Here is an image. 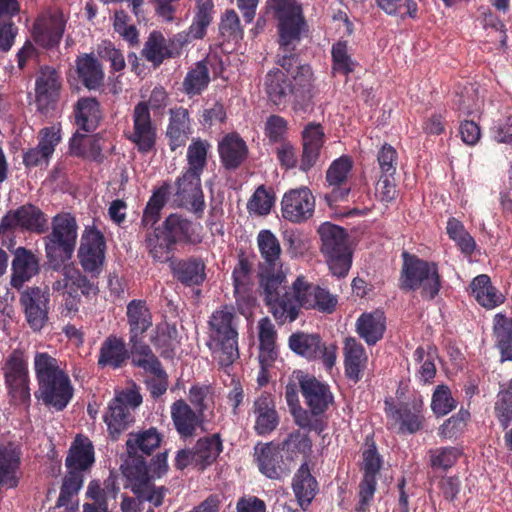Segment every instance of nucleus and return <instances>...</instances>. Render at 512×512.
<instances>
[{"mask_svg": "<svg viewBox=\"0 0 512 512\" xmlns=\"http://www.w3.org/2000/svg\"><path fill=\"white\" fill-rule=\"evenodd\" d=\"M143 56L154 65H160L171 53L162 34H150L142 51Z\"/></svg>", "mask_w": 512, "mask_h": 512, "instance_id": "0e129e2a", "label": "nucleus"}, {"mask_svg": "<svg viewBox=\"0 0 512 512\" xmlns=\"http://www.w3.org/2000/svg\"><path fill=\"white\" fill-rule=\"evenodd\" d=\"M368 356L363 345L355 338H347L344 346V369L346 377L354 382H359L367 367Z\"/></svg>", "mask_w": 512, "mask_h": 512, "instance_id": "a19ab883", "label": "nucleus"}, {"mask_svg": "<svg viewBox=\"0 0 512 512\" xmlns=\"http://www.w3.org/2000/svg\"><path fill=\"white\" fill-rule=\"evenodd\" d=\"M168 263L173 278L185 287H199L206 280V265L200 257L171 259Z\"/></svg>", "mask_w": 512, "mask_h": 512, "instance_id": "7c9ffc66", "label": "nucleus"}, {"mask_svg": "<svg viewBox=\"0 0 512 512\" xmlns=\"http://www.w3.org/2000/svg\"><path fill=\"white\" fill-rule=\"evenodd\" d=\"M167 457V451L157 453L151 457L150 470L123 472L130 483L131 491L142 504L145 501L151 503L153 507L163 504L168 489L164 486H156L152 480L162 477L167 472Z\"/></svg>", "mask_w": 512, "mask_h": 512, "instance_id": "9b49d317", "label": "nucleus"}, {"mask_svg": "<svg viewBox=\"0 0 512 512\" xmlns=\"http://www.w3.org/2000/svg\"><path fill=\"white\" fill-rule=\"evenodd\" d=\"M299 386L304 398L308 417L303 422V429L314 431L320 435L327 427L324 413L334 403V396L330 386L311 375H302Z\"/></svg>", "mask_w": 512, "mask_h": 512, "instance_id": "1a4fd4ad", "label": "nucleus"}, {"mask_svg": "<svg viewBox=\"0 0 512 512\" xmlns=\"http://www.w3.org/2000/svg\"><path fill=\"white\" fill-rule=\"evenodd\" d=\"M210 82L209 70L204 61H199L190 69L182 83L183 91L190 97L200 95Z\"/></svg>", "mask_w": 512, "mask_h": 512, "instance_id": "4d7b16f0", "label": "nucleus"}, {"mask_svg": "<svg viewBox=\"0 0 512 512\" xmlns=\"http://www.w3.org/2000/svg\"><path fill=\"white\" fill-rule=\"evenodd\" d=\"M386 330V317L382 311L362 313L356 321V332L368 346L380 341Z\"/></svg>", "mask_w": 512, "mask_h": 512, "instance_id": "79ce46f5", "label": "nucleus"}, {"mask_svg": "<svg viewBox=\"0 0 512 512\" xmlns=\"http://www.w3.org/2000/svg\"><path fill=\"white\" fill-rule=\"evenodd\" d=\"M171 419L180 438L186 440L196 435L197 428L203 422V415L193 410L186 401L179 399L171 405Z\"/></svg>", "mask_w": 512, "mask_h": 512, "instance_id": "72a5a7b5", "label": "nucleus"}, {"mask_svg": "<svg viewBox=\"0 0 512 512\" xmlns=\"http://www.w3.org/2000/svg\"><path fill=\"white\" fill-rule=\"evenodd\" d=\"M163 435L156 427L130 432L126 440L127 457L122 472L150 470L148 458L160 447Z\"/></svg>", "mask_w": 512, "mask_h": 512, "instance_id": "4468645a", "label": "nucleus"}, {"mask_svg": "<svg viewBox=\"0 0 512 512\" xmlns=\"http://www.w3.org/2000/svg\"><path fill=\"white\" fill-rule=\"evenodd\" d=\"M13 256L10 283L13 288L20 290L26 282L39 274L40 261L33 251L22 246L14 250Z\"/></svg>", "mask_w": 512, "mask_h": 512, "instance_id": "c85d7f7f", "label": "nucleus"}, {"mask_svg": "<svg viewBox=\"0 0 512 512\" xmlns=\"http://www.w3.org/2000/svg\"><path fill=\"white\" fill-rule=\"evenodd\" d=\"M256 460L260 472L270 479H280L285 473L282 453L272 443L256 448Z\"/></svg>", "mask_w": 512, "mask_h": 512, "instance_id": "de8ad7c7", "label": "nucleus"}, {"mask_svg": "<svg viewBox=\"0 0 512 512\" xmlns=\"http://www.w3.org/2000/svg\"><path fill=\"white\" fill-rule=\"evenodd\" d=\"M253 413L255 415L254 430L259 436L271 434L279 425V415L273 397L262 392L254 401Z\"/></svg>", "mask_w": 512, "mask_h": 512, "instance_id": "473e14b6", "label": "nucleus"}, {"mask_svg": "<svg viewBox=\"0 0 512 512\" xmlns=\"http://www.w3.org/2000/svg\"><path fill=\"white\" fill-rule=\"evenodd\" d=\"M470 288L476 301L486 309H493L505 300L504 295L492 285L490 277L486 274L476 276Z\"/></svg>", "mask_w": 512, "mask_h": 512, "instance_id": "8fccbe9b", "label": "nucleus"}, {"mask_svg": "<svg viewBox=\"0 0 512 512\" xmlns=\"http://www.w3.org/2000/svg\"><path fill=\"white\" fill-rule=\"evenodd\" d=\"M267 7L278 23V32H305L307 22L296 0H268Z\"/></svg>", "mask_w": 512, "mask_h": 512, "instance_id": "cd10ccee", "label": "nucleus"}, {"mask_svg": "<svg viewBox=\"0 0 512 512\" xmlns=\"http://www.w3.org/2000/svg\"><path fill=\"white\" fill-rule=\"evenodd\" d=\"M264 89L273 105L286 107L292 102L295 110L306 111L316 95L313 70L310 65H299L290 78L282 70L272 69L265 75Z\"/></svg>", "mask_w": 512, "mask_h": 512, "instance_id": "f03ea898", "label": "nucleus"}, {"mask_svg": "<svg viewBox=\"0 0 512 512\" xmlns=\"http://www.w3.org/2000/svg\"><path fill=\"white\" fill-rule=\"evenodd\" d=\"M461 455V450L452 446L433 448L428 451L431 468L442 471L452 468Z\"/></svg>", "mask_w": 512, "mask_h": 512, "instance_id": "052dcab7", "label": "nucleus"}, {"mask_svg": "<svg viewBox=\"0 0 512 512\" xmlns=\"http://www.w3.org/2000/svg\"><path fill=\"white\" fill-rule=\"evenodd\" d=\"M289 348L308 361L321 360L326 369H331L336 362L337 347L326 346L318 334L296 332L289 336Z\"/></svg>", "mask_w": 512, "mask_h": 512, "instance_id": "f3484780", "label": "nucleus"}, {"mask_svg": "<svg viewBox=\"0 0 512 512\" xmlns=\"http://www.w3.org/2000/svg\"><path fill=\"white\" fill-rule=\"evenodd\" d=\"M130 353L125 340L116 334H110L101 343L97 355V366L100 369L118 370L125 367Z\"/></svg>", "mask_w": 512, "mask_h": 512, "instance_id": "c756f323", "label": "nucleus"}, {"mask_svg": "<svg viewBox=\"0 0 512 512\" xmlns=\"http://www.w3.org/2000/svg\"><path fill=\"white\" fill-rule=\"evenodd\" d=\"M170 194V184L164 182L154 189L142 213L140 229L145 232L153 228L161 218V211L165 207Z\"/></svg>", "mask_w": 512, "mask_h": 512, "instance_id": "a18cd8bd", "label": "nucleus"}, {"mask_svg": "<svg viewBox=\"0 0 512 512\" xmlns=\"http://www.w3.org/2000/svg\"><path fill=\"white\" fill-rule=\"evenodd\" d=\"M130 348V363L133 367L142 369L148 373L160 366L161 361L153 352L152 348L143 340V337L128 338Z\"/></svg>", "mask_w": 512, "mask_h": 512, "instance_id": "09e8293b", "label": "nucleus"}, {"mask_svg": "<svg viewBox=\"0 0 512 512\" xmlns=\"http://www.w3.org/2000/svg\"><path fill=\"white\" fill-rule=\"evenodd\" d=\"M494 414L500 426L505 430L512 422V391H500L494 405Z\"/></svg>", "mask_w": 512, "mask_h": 512, "instance_id": "774afa93", "label": "nucleus"}, {"mask_svg": "<svg viewBox=\"0 0 512 512\" xmlns=\"http://www.w3.org/2000/svg\"><path fill=\"white\" fill-rule=\"evenodd\" d=\"M193 450L196 457V468L204 471L211 466L223 451V441L219 433L199 438Z\"/></svg>", "mask_w": 512, "mask_h": 512, "instance_id": "49530a36", "label": "nucleus"}, {"mask_svg": "<svg viewBox=\"0 0 512 512\" xmlns=\"http://www.w3.org/2000/svg\"><path fill=\"white\" fill-rule=\"evenodd\" d=\"M143 398L137 388L122 390L108 403L103 414L109 437L116 441L134 422L132 410L142 404Z\"/></svg>", "mask_w": 512, "mask_h": 512, "instance_id": "ddd939ff", "label": "nucleus"}, {"mask_svg": "<svg viewBox=\"0 0 512 512\" xmlns=\"http://www.w3.org/2000/svg\"><path fill=\"white\" fill-rule=\"evenodd\" d=\"M62 81L60 73L53 67H41L35 81V101L41 113L54 110L59 100Z\"/></svg>", "mask_w": 512, "mask_h": 512, "instance_id": "a878e982", "label": "nucleus"}, {"mask_svg": "<svg viewBox=\"0 0 512 512\" xmlns=\"http://www.w3.org/2000/svg\"><path fill=\"white\" fill-rule=\"evenodd\" d=\"M203 241L202 227L179 213H171L160 225L148 229L143 245L155 262L167 263L174 258L177 245L196 246Z\"/></svg>", "mask_w": 512, "mask_h": 512, "instance_id": "f257e3e1", "label": "nucleus"}, {"mask_svg": "<svg viewBox=\"0 0 512 512\" xmlns=\"http://www.w3.org/2000/svg\"><path fill=\"white\" fill-rule=\"evenodd\" d=\"M438 358V349L435 345H428L426 348L418 346L414 353L413 359L419 364L416 376L419 381L427 384L431 383L436 375L435 360Z\"/></svg>", "mask_w": 512, "mask_h": 512, "instance_id": "864d4df0", "label": "nucleus"}, {"mask_svg": "<svg viewBox=\"0 0 512 512\" xmlns=\"http://www.w3.org/2000/svg\"><path fill=\"white\" fill-rule=\"evenodd\" d=\"M95 463V450L92 441L85 435L78 434L72 441L66 458V475L63 477L60 494L56 505L68 506L83 486L85 474Z\"/></svg>", "mask_w": 512, "mask_h": 512, "instance_id": "39448f33", "label": "nucleus"}, {"mask_svg": "<svg viewBox=\"0 0 512 512\" xmlns=\"http://www.w3.org/2000/svg\"><path fill=\"white\" fill-rule=\"evenodd\" d=\"M78 225L70 213L52 218L51 231L43 238L46 258L50 266L58 269L69 261L75 251Z\"/></svg>", "mask_w": 512, "mask_h": 512, "instance_id": "6e6552de", "label": "nucleus"}, {"mask_svg": "<svg viewBox=\"0 0 512 512\" xmlns=\"http://www.w3.org/2000/svg\"><path fill=\"white\" fill-rule=\"evenodd\" d=\"M238 321L234 307L221 306L208 321V348L221 367L231 366L240 356L238 347Z\"/></svg>", "mask_w": 512, "mask_h": 512, "instance_id": "20e7f679", "label": "nucleus"}, {"mask_svg": "<svg viewBox=\"0 0 512 512\" xmlns=\"http://www.w3.org/2000/svg\"><path fill=\"white\" fill-rule=\"evenodd\" d=\"M210 148L211 144L207 140L193 138L187 148V167L184 170L202 175L208 164Z\"/></svg>", "mask_w": 512, "mask_h": 512, "instance_id": "6e6d98bb", "label": "nucleus"}, {"mask_svg": "<svg viewBox=\"0 0 512 512\" xmlns=\"http://www.w3.org/2000/svg\"><path fill=\"white\" fill-rule=\"evenodd\" d=\"M257 245L262 258L259 263V282L272 280L275 277L286 275L281 260V246L277 237L267 229L261 230L257 236Z\"/></svg>", "mask_w": 512, "mask_h": 512, "instance_id": "aec40b11", "label": "nucleus"}, {"mask_svg": "<svg viewBox=\"0 0 512 512\" xmlns=\"http://www.w3.org/2000/svg\"><path fill=\"white\" fill-rule=\"evenodd\" d=\"M377 5L389 15L401 19L417 18L418 5L414 0H376Z\"/></svg>", "mask_w": 512, "mask_h": 512, "instance_id": "69168bd1", "label": "nucleus"}, {"mask_svg": "<svg viewBox=\"0 0 512 512\" xmlns=\"http://www.w3.org/2000/svg\"><path fill=\"white\" fill-rule=\"evenodd\" d=\"M20 457V449L14 443H0V488L17 487Z\"/></svg>", "mask_w": 512, "mask_h": 512, "instance_id": "58836bf2", "label": "nucleus"}, {"mask_svg": "<svg viewBox=\"0 0 512 512\" xmlns=\"http://www.w3.org/2000/svg\"><path fill=\"white\" fill-rule=\"evenodd\" d=\"M19 301L30 328L40 331L48 320L49 291L37 286L27 287L20 293Z\"/></svg>", "mask_w": 512, "mask_h": 512, "instance_id": "393cba45", "label": "nucleus"}, {"mask_svg": "<svg viewBox=\"0 0 512 512\" xmlns=\"http://www.w3.org/2000/svg\"><path fill=\"white\" fill-rule=\"evenodd\" d=\"M38 138L37 146L28 149L23 155V164L28 169L48 166L56 146L61 141L60 128L44 127L39 131Z\"/></svg>", "mask_w": 512, "mask_h": 512, "instance_id": "bb28decb", "label": "nucleus"}, {"mask_svg": "<svg viewBox=\"0 0 512 512\" xmlns=\"http://www.w3.org/2000/svg\"><path fill=\"white\" fill-rule=\"evenodd\" d=\"M16 228L42 234L48 229L46 215L33 204L10 210L0 221V235L12 233Z\"/></svg>", "mask_w": 512, "mask_h": 512, "instance_id": "412c9836", "label": "nucleus"}, {"mask_svg": "<svg viewBox=\"0 0 512 512\" xmlns=\"http://www.w3.org/2000/svg\"><path fill=\"white\" fill-rule=\"evenodd\" d=\"M301 34H279L278 64L287 72L297 63L298 57L294 53L301 40Z\"/></svg>", "mask_w": 512, "mask_h": 512, "instance_id": "bf43d9fd", "label": "nucleus"}, {"mask_svg": "<svg viewBox=\"0 0 512 512\" xmlns=\"http://www.w3.org/2000/svg\"><path fill=\"white\" fill-rule=\"evenodd\" d=\"M377 490V478L363 476L358 485V502L356 512H370V507Z\"/></svg>", "mask_w": 512, "mask_h": 512, "instance_id": "338daca9", "label": "nucleus"}, {"mask_svg": "<svg viewBox=\"0 0 512 512\" xmlns=\"http://www.w3.org/2000/svg\"><path fill=\"white\" fill-rule=\"evenodd\" d=\"M73 117L78 131L94 132L103 119L99 101L94 97H80L73 106Z\"/></svg>", "mask_w": 512, "mask_h": 512, "instance_id": "c9c22d12", "label": "nucleus"}, {"mask_svg": "<svg viewBox=\"0 0 512 512\" xmlns=\"http://www.w3.org/2000/svg\"><path fill=\"white\" fill-rule=\"evenodd\" d=\"M77 74L82 84L89 90L103 85L104 72L101 63L93 55H84L76 61Z\"/></svg>", "mask_w": 512, "mask_h": 512, "instance_id": "603ef678", "label": "nucleus"}, {"mask_svg": "<svg viewBox=\"0 0 512 512\" xmlns=\"http://www.w3.org/2000/svg\"><path fill=\"white\" fill-rule=\"evenodd\" d=\"M248 146L236 132L226 134L218 143V153L225 170H237L248 158Z\"/></svg>", "mask_w": 512, "mask_h": 512, "instance_id": "2f4dec72", "label": "nucleus"}, {"mask_svg": "<svg viewBox=\"0 0 512 512\" xmlns=\"http://www.w3.org/2000/svg\"><path fill=\"white\" fill-rule=\"evenodd\" d=\"M34 369L38 381L39 398L57 411L64 410L73 397L68 374L59 367L58 360L46 352H37Z\"/></svg>", "mask_w": 512, "mask_h": 512, "instance_id": "7ed1b4c3", "label": "nucleus"}, {"mask_svg": "<svg viewBox=\"0 0 512 512\" xmlns=\"http://www.w3.org/2000/svg\"><path fill=\"white\" fill-rule=\"evenodd\" d=\"M399 288L403 291H419L423 300H434L440 293L443 278L438 263L424 260L417 255L402 253Z\"/></svg>", "mask_w": 512, "mask_h": 512, "instance_id": "0eeeda50", "label": "nucleus"}, {"mask_svg": "<svg viewBox=\"0 0 512 512\" xmlns=\"http://www.w3.org/2000/svg\"><path fill=\"white\" fill-rule=\"evenodd\" d=\"M492 337L494 347L499 351V361L504 363L512 361V318L504 313H497L493 317Z\"/></svg>", "mask_w": 512, "mask_h": 512, "instance_id": "c03bdc74", "label": "nucleus"}, {"mask_svg": "<svg viewBox=\"0 0 512 512\" xmlns=\"http://www.w3.org/2000/svg\"><path fill=\"white\" fill-rule=\"evenodd\" d=\"M175 200L187 208L196 218L203 217L206 208L201 185V174L183 170L175 180Z\"/></svg>", "mask_w": 512, "mask_h": 512, "instance_id": "4be33fe9", "label": "nucleus"}, {"mask_svg": "<svg viewBox=\"0 0 512 512\" xmlns=\"http://www.w3.org/2000/svg\"><path fill=\"white\" fill-rule=\"evenodd\" d=\"M291 289L301 307L306 310H316L325 314H332L336 310L338 296L327 288L309 282L303 275L295 279Z\"/></svg>", "mask_w": 512, "mask_h": 512, "instance_id": "2eb2a0df", "label": "nucleus"}, {"mask_svg": "<svg viewBox=\"0 0 512 512\" xmlns=\"http://www.w3.org/2000/svg\"><path fill=\"white\" fill-rule=\"evenodd\" d=\"M321 240L320 251L326 259L332 275L345 277L352 265V251L348 246V235L344 228L325 222L318 228Z\"/></svg>", "mask_w": 512, "mask_h": 512, "instance_id": "9d476101", "label": "nucleus"}, {"mask_svg": "<svg viewBox=\"0 0 512 512\" xmlns=\"http://www.w3.org/2000/svg\"><path fill=\"white\" fill-rule=\"evenodd\" d=\"M352 168L353 161L348 155H342L331 162L325 176L326 183L331 191L324 197L329 206L347 200L351 191L348 177Z\"/></svg>", "mask_w": 512, "mask_h": 512, "instance_id": "b1692460", "label": "nucleus"}, {"mask_svg": "<svg viewBox=\"0 0 512 512\" xmlns=\"http://www.w3.org/2000/svg\"><path fill=\"white\" fill-rule=\"evenodd\" d=\"M424 404L422 400L400 403L390 408L389 415L399 422V431L414 434L423 428Z\"/></svg>", "mask_w": 512, "mask_h": 512, "instance_id": "f704fd0d", "label": "nucleus"}, {"mask_svg": "<svg viewBox=\"0 0 512 512\" xmlns=\"http://www.w3.org/2000/svg\"><path fill=\"white\" fill-rule=\"evenodd\" d=\"M331 55L334 72L347 76L354 71L356 64L348 52L346 41L339 40L333 44Z\"/></svg>", "mask_w": 512, "mask_h": 512, "instance_id": "e2e57ef3", "label": "nucleus"}, {"mask_svg": "<svg viewBox=\"0 0 512 512\" xmlns=\"http://www.w3.org/2000/svg\"><path fill=\"white\" fill-rule=\"evenodd\" d=\"M132 122V130L124 134L126 139L135 145L138 152L149 153L156 145L157 128L146 101H140L134 106Z\"/></svg>", "mask_w": 512, "mask_h": 512, "instance_id": "a211bd4d", "label": "nucleus"}, {"mask_svg": "<svg viewBox=\"0 0 512 512\" xmlns=\"http://www.w3.org/2000/svg\"><path fill=\"white\" fill-rule=\"evenodd\" d=\"M128 338L144 337L153 326V314L146 300L133 299L126 306Z\"/></svg>", "mask_w": 512, "mask_h": 512, "instance_id": "e433bc0d", "label": "nucleus"}, {"mask_svg": "<svg viewBox=\"0 0 512 512\" xmlns=\"http://www.w3.org/2000/svg\"><path fill=\"white\" fill-rule=\"evenodd\" d=\"M446 232L449 238L455 242L461 253L466 256L474 254L477 244L474 238L466 230L461 221L451 217L447 221Z\"/></svg>", "mask_w": 512, "mask_h": 512, "instance_id": "13d9d810", "label": "nucleus"}, {"mask_svg": "<svg viewBox=\"0 0 512 512\" xmlns=\"http://www.w3.org/2000/svg\"><path fill=\"white\" fill-rule=\"evenodd\" d=\"M315 212V197L311 190L302 186L284 193L281 200L282 217L295 224L311 219Z\"/></svg>", "mask_w": 512, "mask_h": 512, "instance_id": "5701e85b", "label": "nucleus"}, {"mask_svg": "<svg viewBox=\"0 0 512 512\" xmlns=\"http://www.w3.org/2000/svg\"><path fill=\"white\" fill-rule=\"evenodd\" d=\"M259 362L261 368L266 370L271 367L278 357L276 345L277 331L269 317H263L258 321Z\"/></svg>", "mask_w": 512, "mask_h": 512, "instance_id": "ea45409f", "label": "nucleus"}, {"mask_svg": "<svg viewBox=\"0 0 512 512\" xmlns=\"http://www.w3.org/2000/svg\"><path fill=\"white\" fill-rule=\"evenodd\" d=\"M71 290L78 294V291L85 296L96 294L98 291L94 282L89 280L86 275L82 274L79 270L64 267L63 278L53 283V290L60 292L61 290Z\"/></svg>", "mask_w": 512, "mask_h": 512, "instance_id": "3c124183", "label": "nucleus"}, {"mask_svg": "<svg viewBox=\"0 0 512 512\" xmlns=\"http://www.w3.org/2000/svg\"><path fill=\"white\" fill-rule=\"evenodd\" d=\"M67 18L58 8L48 9L35 20L33 32H64Z\"/></svg>", "mask_w": 512, "mask_h": 512, "instance_id": "680f3d73", "label": "nucleus"}, {"mask_svg": "<svg viewBox=\"0 0 512 512\" xmlns=\"http://www.w3.org/2000/svg\"><path fill=\"white\" fill-rule=\"evenodd\" d=\"M292 489L297 502L306 511L318 492V483L307 463H303L293 476Z\"/></svg>", "mask_w": 512, "mask_h": 512, "instance_id": "37998d69", "label": "nucleus"}, {"mask_svg": "<svg viewBox=\"0 0 512 512\" xmlns=\"http://www.w3.org/2000/svg\"><path fill=\"white\" fill-rule=\"evenodd\" d=\"M166 137L171 151L184 146L192 133L189 111L180 106L169 110Z\"/></svg>", "mask_w": 512, "mask_h": 512, "instance_id": "4c0bfd02", "label": "nucleus"}, {"mask_svg": "<svg viewBox=\"0 0 512 512\" xmlns=\"http://www.w3.org/2000/svg\"><path fill=\"white\" fill-rule=\"evenodd\" d=\"M178 331L175 325L165 324L157 326L155 333L151 335L150 342L163 359H173L176 354V339Z\"/></svg>", "mask_w": 512, "mask_h": 512, "instance_id": "5fc2aeb1", "label": "nucleus"}, {"mask_svg": "<svg viewBox=\"0 0 512 512\" xmlns=\"http://www.w3.org/2000/svg\"><path fill=\"white\" fill-rule=\"evenodd\" d=\"M106 241L96 228L86 229L78 249L79 263L85 273L97 278L102 272L105 261Z\"/></svg>", "mask_w": 512, "mask_h": 512, "instance_id": "6ab92c4d", "label": "nucleus"}, {"mask_svg": "<svg viewBox=\"0 0 512 512\" xmlns=\"http://www.w3.org/2000/svg\"><path fill=\"white\" fill-rule=\"evenodd\" d=\"M324 144L323 126L320 123L309 122L301 132L302 151L299 159L296 148L290 141L277 144L274 153L282 169L291 170L298 167L299 171L307 174L317 165Z\"/></svg>", "mask_w": 512, "mask_h": 512, "instance_id": "423d86ee", "label": "nucleus"}, {"mask_svg": "<svg viewBox=\"0 0 512 512\" xmlns=\"http://www.w3.org/2000/svg\"><path fill=\"white\" fill-rule=\"evenodd\" d=\"M2 371L5 384L13 398L26 402L30 399L28 356L22 349H14L4 360Z\"/></svg>", "mask_w": 512, "mask_h": 512, "instance_id": "dca6fc26", "label": "nucleus"}, {"mask_svg": "<svg viewBox=\"0 0 512 512\" xmlns=\"http://www.w3.org/2000/svg\"><path fill=\"white\" fill-rule=\"evenodd\" d=\"M263 301L279 325L294 322L300 313L301 305L294 297V292L287 288V276L281 275L272 280L259 282Z\"/></svg>", "mask_w": 512, "mask_h": 512, "instance_id": "f8f14e48", "label": "nucleus"}]
</instances>
